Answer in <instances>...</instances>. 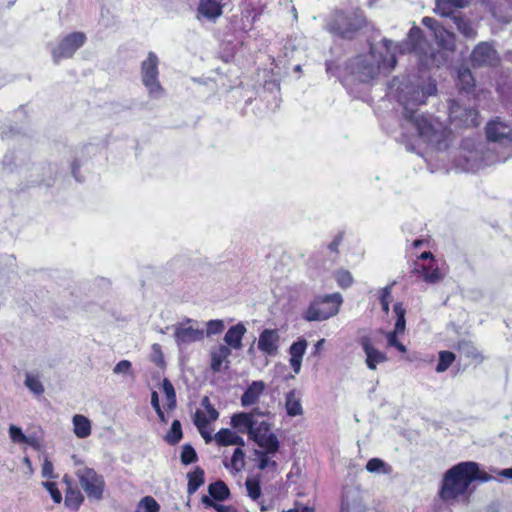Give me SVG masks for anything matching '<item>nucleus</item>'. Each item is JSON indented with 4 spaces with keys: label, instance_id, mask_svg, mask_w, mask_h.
<instances>
[{
    "label": "nucleus",
    "instance_id": "obj_13",
    "mask_svg": "<svg viewBox=\"0 0 512 512\" xmlns=\"http://www.w3.org/2000/svg\"><path fill=\"white\" fill-rule=\"evenodd\" d=\"M451 123L458 127H471L479 125V114L474 108L463 107L457 101H451L449 106Z\"/></svg>",
    "mask_w": 512,
    "mask_h": 512
},
{
    "label": "nucleus",
    "instance_id": "obj_49",
    "mask_svg": "<svg viewBox=\"0 0 512 512\" xmlns=\"http://www.w3.org/2000/svg\"><path fill=\"white\" fill-rule=\"evenodd\" d=\"M206 328V335L209 337L220 334L224 330L225 325L222 320L216 319L208 321L206 323Z\"/></svg>",
    "mask_w": 512,
    "mask_h": 512
},
{
    "label": "nucleus",
    "instance_id": "obj_50",
    "mask_svg": "<svg viewBox=\"0 0 512 512\" xmlns=\"http://www.w3.org/2000/svg\"><path fill=\"white\" fill-rule=\"evenodd\" d=\"M398 335H399V333H396L394 331L388 332L386 334L387 346L394 347L399 352L405 353L407 351L406 346L403 345L401 342H399Z\"/></svg>",
    "mask_w": 512,
    "mask_h": 512
},
{
    "label": "nucleus",
    "instance_id": "obj_51",
    "mask_svg": "<svg viewBox=\"0 0 512 512\" xmlns=\"http://www.w3.org/2000/svg\"><path fill=\"white\" fill-rule=\"evenodd\" d=\"M42 485L49 492V494L51 495V498L53 499V501L55 503H57V504L61 503L62 495H61V492L59 491V489L57 488L56 483L47 481V482H43Z\"/></svg>",
    "mask_w": 512,
    "mask_h": 512
},
{
    "label": "nucleus",
    "instance_id": "obj_47",
    "mask_svg": "<svg viewBox=\"0 0 512 512\" xmlns=\"http://www.w3.org/2000/svg\"><path fill=\"white\" fill-rule=\"evenodd\" d=\"M9 435L13 442L15 443H29L32 442L28 439V437L22 432L21 428L11 425L9 427Z\"/></svg>",
    "mask_w": 512,
    "mask_h": 512
},
{
    "label": "nucleus",
    "instance_id": "obj_34",
    "mask_svg": "<svg viewBox=\"0 0 512 512\" xmlns=\"http://www.w3.org/2000/svg\"><path fill=\"white\" fill-rule=\"evenodd\" d=\"M255 443H257V445L263 448L265 450L264 452L267 453L275 454L279 449L278 438L272 432L260 438Z\"/></svg>",
    "mask_w": 512,
    "mask_h": 512
},
{
    "label": "nucleus",
    "instance_id": "obj_30",
    "mask_svg": "<svg viewBox=\"0 0 512 512\" xmlns=\"http://www.w3.org/2000/svg\"><path fill=\"white\" fill-rule=\"evenodd\" d=\"M457 85L460 90L469 92L475 85L474 77L470 69L466 66H461L457 72Z\"/></svg>",
    "mask_w": 512,
    "mask_h": 512
},
{
    "label": "nucleus",
    "instance_id": "obj_35",
    "mask_svg": "<svg viewBox=\"0 0 512 512\" xmlns=\"http://www.w3.org/2000/svg\"><path fill=\"white\" fill-rule=\"evenodd\" d=\"M208 491L210 497L217 500L223 501L229 497V489L223 481H217L209 485Z\"/></svg>",
    "mask_w": 512,
    "mask_h": 512
},
{
    "label": "nucleus",
    "instance_id": "obj_56",
    "mask_svg": "<svg viewBox=\"0 0 512 512\" xmlns=\"http://www.w3.org/2000/svg\"><path fill=\"white\" fill-rule=\"evenodd\" d=\"M131 362L128 360H121L113 368L115 374H127L130 372Z\"/></svg>",
    "mask_w": 512,
    "mask_h": 512
},
{
    "label": "nucleus",
    "instance_id": "obj_16",
    "mask_svg": "<svg viewBox=\"0 0 512 512\" xmlns=\"http://www.w3.org/2000/svg\"><path fill=\"white\" fill-rule=\"evenodd\" d=\"M257 347L267 356H276L280 347L279 331L277 329H264L259 335Z\"/></svg>",
    "mask_w": 512,
    "mask_h": 512
},
{
    "label": "nucleus",
    "instance_id": "obj_6",
    "mask_svg": "<svg viewBox=\"0 0 512 512\" xmlns=\"http://www.w3.org/2000/svg\"><path fill=\"white\" fill-rule=\"evenodd\" d=\"M366 19L362 12L353 11L348 14L335 11L326 20L325 28L331 34L343 39H351L355 32L362 28Z\"/></svg>",
    "mask_w": 512,
    "mask_h": 512
},
{
    "label": "nucleus",
    "instance_id": "obj_7",
    "mask_svg": "<svg viewBox=\"0 0 512 512\" xmlns=\"http://www.w3.org/2000/svg\"><path fill=\"white\" fill-rule=\"evenodd\" d=\"M343 297L340 293L316 296L302 317L308 322L324 321L338 314Z\"/></svg>",
    "mask_w": 512,
    "mask_h": 512
},
{
    "label": "nucleus",
    "instance_id": "obj_64",
    "mask_svg": "<svg viewBox=\"0 0 512 512\" xmlns=\"http://www.w3.org/2000/svg\"><path fill=\"white\" fill-rule=\"evenodd\" d=\"M198 430L206 443H209L214 439L211 436L210 432L207 430V428H202V429H198Z\"/></svg>",
    "mask_w": 512,
    "mask_h": 512
},
{
    "label": "nucleus",
    "instance_id": "obj_3",
    "mask_svg": "<svg viewBox=\"0 0 512 512\" xmlns=\"http://www.w3.org/2000/svg\"><path fill=\"white\" fill-rule=\"evenodd\" d=\"M493 477L480 470L479 464L472 461L461 462L448 469L439 490L440 498L445 502L467 496L474 481L488 482Z\"/></svg>",
    "mask_w": 512,
    "mask_h": 512
},
{
    "label": "nucleus",
    "instance_id": "obj_18",
    "mask_svg": "<svg viewBox=\"0 0 512 512\" xmlns=\"http://www.w3.org/2000/svg\"><path fill=\"white\" fill-rule=\"evenodd\" d=\"M264 7L256 8L247 6L241 12L239 20L235 21L234 29L247 33L253 29L254 23L259 19Z\"/></svg>",
    "mask_w": 512,
    "mask_h": 512
},
{
    "label": "nucleus",
    "instance_id": "obj_11",
    "mask_svg": "<svg viewBox=\"0 0 512 512\" xmlns=\"http://www.w3.org/2000/svg\"><path fill=\"white\" fill-rule=\"evenodd\" d=\"M412 273L430 285L440 283L446 276V270L437 260H432L425 263L415 261L413 264Z\"/></svg>",
    "mask_w": 512,
    "mask_h": 512
},
{
    "label": "nucleus",
    "instance_id": "obj_43",
    "mask_svg": "<svg viewBox=\"0 0 512 512\" xmlns=\"http://www.w3.org/2000/svg\"><path fill=\"white\" fill-rule=\"evenodd\" d=\"M455 360V355L450 351H441L439 353V361L436 366V371L442 373L446 371Z\"/></svg>",
    "mask_w": 512,
    "mask_h": 512
},
{
    "label": "nucleus",
    "instance_id": "obj_27",
    "mask_svg": "<svg viewBox=\"0 0 512 512\" xmlns=\"http://www.w3.org/2000/svg\"><path fill=\"white\" fill-rule=\"evenodd\" d=\"M470 1L471 0H436L434 11L442 17H448L454 12L451 6L464 8L469 5Z\"/></svg>",
    "mask_w": 512,
    "mask_h": 512
},
{
    "label": "nucleus",
    "instance_id": "obj_57",
    "mask_svg": "<svg viewBox=\"0 0 512 512\" xmlns=\"http://www.w3.org/2000/svg\"><path fill=\"white\" fill-rule=\"evenodd\" d=\"M422 24L429 28L433 33L435 32L436 28L441 26L434 18L431 17H424L422 19Z\"/></svg>",
    "mask_w": 512,
    "mask_h": 512
},
{
    "label": "nucleus",
    "instance_id": "obj_29",
    "mask_svg": "<svg viewBox=\"0 0 512 512\" xmlns=\"http://www.w3.org/2000/svg\"><path fill=\"white\" fill-rule=\"evenodd\" d=\"M435 40L437 41L439 47L452 50L455 45V36L452 32L446 30L442 25L439 28H436L433 33Z\"/></svg>",
    "mask_w": 512,
    "mask_h": 512
},
{
    "label": "nucleus",
    "instance_id": "obj_63",
    "mask_svg": "<svg viewBox=\"0 0 512 512\" xmlns=\"http://www.w3.org/2000/svg\"><path fill=\"white\" fill-rule=\"evenodd\" d=\"M497 475L500 477L512 480V468H506V469L499 470L497 472Z\"/></svg>",
    "mask_w": 512,
    "mask_h": 512
},
{
    "label": "nucleus",
    "instance_id": "obj_28",
    "mask_svg": "<svg viewBox=\"0 0 512 512\" xmlns=\"http://www.w3.org/2000/svg\"><path fill=\"white\" fill-rule=\"evenodd\" d=\"M285 409L290 417L300 416L303 414L301 399L297 396L295 390L289 391L285 396Z\"/></svg>",
    "mask_w": 512,
    "mask_h": 512
},
{
    "label": "nucleus",
    "instance_id": "obj_10",
    "mask_svg": "<svg viewBox=\"0 0 512 512\" xmlns=\"http://www.w3.org/2000/svg\"><path fill=\"white\" fill-rule=\"evenodd\" d=\"M85 41L86 35L83 32H73L64 36L51 50L54 63L71 58L84 45Z\"/></svg>",
    "mask_w": 512,
    "mask_h": 512
},
{
    "label": "nucleus",
    "instance_id": "obj_31",
    "mask_svg": "<svg viewBox=\"0 0 512 512\" xmlns=\"http://www.w3.org/2000/svg\"><path fill=\"white\" fill-rule=\"evenodd\" d=\"M84 501V496L77 487H66L65 505L71 510H78Z\"/></svg>",
    "mask_w": 512,
    "mask_h": 512
},
{
    "label": "nucleus",
    "instance_id": "obj_25",
    "mask_svg": "<svg viewBox=\"0 0 512 512\" xmlns=\"http://www.w3.org/2000/svg\"><path fill=\"white\" fill-rule=\"evenodd\" d=\"M214 440L219 446L245 445L244 439L228 428L220 429L215 434Z\"/></svg>",
    "mask_w": 512,
    "mask_h": 512
},
{
    "label": "nucleus",
    "instance_id": "obj_23",
    "mask_svg": "<svg viewBox=\"0 0 512 512\" xmlns=\"http://www.w3.org/2000/svg\"><path fill=\"white\" fill-rule=\"evenodd\" d=\"M451 21L454 23L457 30L462 34L466 39H475L477 36L476 27L471 22L470 19L464 17L460 12H453L450 16H448Z\"/></svg>",
    "mask_w": 512,
    "mask_h": 512
},
{
    "label": "nucleus",
    "instance_id": "obj_17",
    "mask_svg": "<svg viewBox=\"0 0 512 512\" xmlns=\"http://www.w3.org/2000/svg\"><path fill=\"white\" fill-rule=\"evenodd\" d=\"M223 13L221 0H199L196 18L199 21L215 22Z\"/></svg>",
    "mask_w": 512,
    "mask_h": 512
},
{
    "label": "nucleus",
    "instance_id": "obj_59",
    "mask_svg": "<svg viewBox=\"0 0 512 512\" xmlns=\"http://www.w3.org/2000/svg\"><path fill=\"white\" fill-rule=\"evenodd\" d=\"M432 260H436L433 254L429 251H425L418 256L416 261H420V263H425Z\"/></svg>",
    "mask_w": 512,
    "mask_h": 512
},
{
    "label": "nucleus",
    "instance_id": "obj_2",
    "mask_svg": "<svg viewBox=\"0 0 512 512\" xmlns=\"http://www.w3.org/2000/svg\"><path fill=\"white\" fill-rule=\"evenodd\" d=\"M397 52L401 54L415 53L423 66H438L439 58H443L440 52H435L423 39L422 30L414 26L409 31L407 41L395 44L384 38L379 45L371 46L369 53L359 55L351 60L347 68L356 80L366 83L380 73H390L396 65Z\"/></svg>",
    "mask_w": 512,
    "mask_h": 512
},
{
    "label": "nucleus",
    "instance_id": "obj_8",
    "mask_svg": "<svg viewBox=\"0 0 512 512\" xmlns=\"http://www.w3.org/2000/svg\"><path fill=\"white\" fill-rule=\"evenodd\" d=\"M75 475L88 499L95 501L102 499L105 489V481L102 475L86 466L78 468Z\"/></svg>",
    "mask_w": 512,
    "mask_h": 512
},
{
    "label": "nucleus",
    "instance_id": "obj_21",
    "mask_svg": "<svg viewBox=\"0 0 512 512\" xmlns=\"http://www.w3.org/2000/svg\"><path fill=\"white\" fill-rule=\"evenodd\" d=\"M308 342L304 338H299L289 347V364L295 374H299L302 366L303 356L306 353Z\"/></svg>",
    "mask_w": 512,
    "mask_h": 512
},
{
    "label": "nucleus",
    "instance_id": "obj_32",
    "mask_svg": "<svg viewBox=\"0 0 512 512\" xmlns=\"http://www.w3.org/2000/svg\"><path fill=\"white\" fill-rule=\"evenodd\" d=\"M257 418L258 417L255 418L252 428L248 434L249 439L254 442L270 433V424L265 420L258 421Z\"/></svg>",
    "mask_w": 512,
    "mask_h": 512
},
{
    "label": "nucleus",
    "instance_id": "obj_61",
    "mask_svg": "<svg viewBox=\"0 0 512 512\" xmlns=\"http://www.w3.org/2000/svg\"><path fill=\"white\" fill-rule=\"evenodd\" d=\"M342 241V236H337L335 239L329 244L328 248L331 252H338V247Z\"/></svg>",
    "mask_w": 512,
    "mask_h": 512
},
{
    "label": "nucleus",
    "instance_id": "obj_44",
    "mask_svg": "<svg viewBox=\"0 0 512 512\" xmlns=\"http://www.w3.org/2000/svg\"><path fill=\"white\" fill-rule=\"evenodd\" d=\"M163 392L166 396L169 409H173L176 406V394L173 385L167 379L163 381Z\"/></svg>",
    "mask_w": 512,
    "mask_h": 512
},
{
    "label": "nucleus",
    "instance_id": "obj_12",
    "mask_svg": "<svg viewBox=\"0 0 512 512\" xmlns=\"http://www.w3.org/2000/svg\"><path fill=\"white\" fill-rule=\"evenodd\" d=\"M196 324L195 320L188 318L175 326L174 337L180 348L204 338V330L198 328Z\"/></svg>",
    "mask_w": 512,
    "mask_h": 512
},
{
    "label": "nucleus",
    "instance_id": "obj_55",
    "mask_svg": "<svg viewBox=\"0 0 512 512\" xmlns=\"http://www.w3.org/2000/svg\"><path fill=\"white\" fill-rule=\"evenodd\" d=\"M459 348L468 357H471L475 360L476 359L482 360V357L480 356L479 352L472 345H470L468 343H462V344H460Z\"/></svg>",
    "mask_w": 512,
    "mask_h": 512
},
{
    "label": "nucleus",
    "instance_id": "obj_33",
    "mask_svg": "<svg viewBox=\"0 0 512 512\" xmlns=\"http://www.w3.org/2000/svg\"><path fill=\"white\" fill-rule=\"evenodd\" d=\"M188 494H194L198 488L204 483V471L201 468H196L193 472L188 473Z\"/></svg>",
    "mask_w": 512,
    "mask_h": 512
},
{
    "label": "nucleus",
    "instance_id": "obj_46",
    "mask_svg": "<svg viewBox=\"0 0 512 512\" xmlns=\"http://www.w3.org/2000/svg\"><path fill=\"white\" fill-rule=\"evenodd\" d=\"M255 454L259 459V463H258L259 469L265 470L270 467L275 469L277 467V463L274 460H271L269 458L270 453L257 450V451H255Z\"/></svg>",
    "mask_w": 512,
    "mask_h": 512
},
{
    "label": "nucleus",
    "instance_id": "obj_5",
    "mask_svg": "<svg viewBox=\"0 0 512 512\" xmlns=\"http://www.w3.org/2000/svg\"><path fill=\"white\" fill-rule=\"evenodd\" d=\"M485 144L505 162L512 156V122L500 116L490 119L485 126Z\"/></svg>",
    "mask_w": 512,
    "mask_h": 512
},
{
    "label": "nucleus",
    "instance_id": "obj_38",
    "mask_svg": "<svg viewBox=\"0 0 512 512\" xmlns=\"http://www.w3.org/2000/svg\"><path fill=\"white\" fill-rule=\"evenodd\" d=\"M25 386L36 396L44 393V387L38 376L31 373H26Z\"/></svg>",
    "mask_w": 512,
    "mask_h": 512
},
{
    "label": "nucleus",
    "instance_id": "obj_54",
    "mask_svg": "<svg viewBox=\"0 0 512 512\" xmlns=\"http://www.w3.org/2000/svg\"><path fill=\"white\" fill-rule=\"evenodd\" d=\"M41 473L44 478H48V479L56 478V475L54 474L53 464L48 458L44 459Z\"/></svg>",
    "mask_w": 512,
    "mask_h": 512
},
{
    "label": "nucleus",
    "instance_id": "obj_40",
    "mask_svg": "<svg viewBox=\"0 0 512 512\" xmlns=\"http://www.w3.org/2000/svg\"><path fill=\"white\" fill-rule=\"evenodd\" d=\"M182 438V429L181 423L178 420H174L172 422L170 430L167 432L165 436V440L170 445L177 444Z\"/></svg>",
    "mask_w": 512,
    "mask_h": 512
},
{
    "label": "nucleus",
    "instance_id": "obj_60",
    "mask_svg": "<svg viewBox=\"0 0 512 512\" xmlns=\"http://www.w3.org/2000/svg\"><path fill=\"white\" fill-rule=\"evenodd\" d=\"M205 414L210 421H215L219 417L218 411L213 406H209L208 409L205 410Z\"/></svg>",
    "mask_w": 512,
    "mask_h": 512
},
{
    "label": "nucleus",
    "instance_id": "obj_15",
    "mask_svg": "<svg viewBox=\"0 0 512 512\" xmlns=\"http://www.w3.org/2000/svg\"><path fill=\"white\" fill-rule=\"evenodd\" d=\"M268 414L267 411H264L258 407L252 409L250 412H239L235 413L231 417V426L236 429L240 433L249 434L250 429L252 428V424L256 417H263Z\"/></svg>",
    "mask_w": 512,
    "mask_h": 512
},
{
    "label": "nucleus",
    "instance_id": "obj_20",
    "mask_svg": "<svg viewBox=\"0 0 512 512\" xmlns=\"http://www.w3.org/2000/svg\"><path fill=\"white\" fill-rule=\"evenodd\" d=\"M266 390V384L262 380L252 381L243 392L240 403L244 408L256 405Z\"/></svg>",
    "mask_w": 512,
    "mask_h": 512
},
{
    "label": "nucleus",
    "instance_id": "obj_45",
    "mask_svg": "<svg viewBox=\"0 0 512 512\" xmlns=\"http://www.w3.org/2000/svg\"><path fill=\"white\" fill-rule=\"evenodd\" d=\"M335 280L337 284L342 288H348L353 283V277L347 270H339L335 273Z\"/></svg>",
    "mask_w": 512,
    "mask_h": 512
},
{
    "label": "nucleus",
    "instance_id": "obj_48",
    "mask_svg": "<svg viewBox=\"0 0 512 512\" xmlns=\"http://www.w3.org/2000/svg\"><path fill=\"white\" fill-rule=\"evenodd\" d=\"M197 460L195 449L191 445H184L181 452V462L184 465L191 464Z\"/></svg>",
    "mask_w": 512,
    "mask_h": 512
},
{
    "label": "nucleus",
    "instance_id": "obj_42",
    "mask_svg": "<svg viewBox=\"0 0 512 512\" xmlns=\"http://www.w3.org/2000/svg\"><path fill=\"white\" fill-rule=\"evenodd\" d=\"M248 496L252 500H258L261 496L260 480L257 478H247L245 482Z\"/></svg>",
    "mask_w": 512,
    "mask_h": 512
},
{
    "label": "nucleus",
    "instance_id": "obj_36",
    "mask_svg": "<svg viewBox=\"0 0 512 512\" xmlns=\"http://www.w3.org/2000/svg\"><path fill=\"white\" fill-rule=\"evenodd\" d=\"M366 470L370 473L387 475L392 472V467L380 458H372L367 462Z\"/></svg>",
    "mask_w": 512,
    "mask_h": 512
},
{
    "label": "nucleus",
    "instance_id": "obj_22",
    "mask_svg": "<svg viewBox=\"0 0 512 512\" xmlns=\"http://www.w3.org/2000/svg\"><path fill=\"white\" fill-rule=\"evenodd\" d=\"M231 355V350L226 345L220 344L211 349V369L213 372H221L228 367V358Z\"/></svg>",
    "mask_w": 512,
    "mask_h": 512
},
{
    "label": "nucleus",
    "instance_id": "obj_19",
    "mask_svg": "<svg viewBox=\"0 0 512 512\" xmlns=\"http://www.w3.org/2000/svg\"><path fill=\"white\" fill-rule=\"evenodd\" d=\"M360 344L366 355L365 362L369 369L375 370L378 364L387 361L386 354L375 348L369 337H362Z\"/></svg>",
    "mask_w": 512,
    "mask_h": 512
},
{
    "label": "nucleus",
    "instance_id": "obj_41",
    "mask_svg": "<svg viewBox=\"0 0 512 512\" xmlns=\"http://www.w3.org/2000/svg\"><path fill=\"white\" fill-rule=\"evenodd\" d=\"M160 506L151 496L142 498L134 512H159Z\"/></svg>",
    "mask_w": 512,
    "mask_h": 512
},
{
    "label": "nucleus",
    "instance_id": "obj_39",
    "mask_svg": "<svg viewBox=\"0 0 512 512\" xmlns=\"http://www.w3.org/2000/svg\"><path fill=\"white\" fill-rule=\"evenodd\" d=\"M394 312L396 314V323L394 327V332L403 334L406 327L405 321V309L401 303H396L394 305Z\"/></svg>",
    "mask_w": 512,
    "mask_h": 512
},
{
    "label": "nucleus",
    "instance_id": "obj_9",
    "mask_svg": "<svg viewBox=\"0 0 512 512\" xmlns=\"http://www.w3.org/2000/svg\"><path fill=\"white\" fill-rule=\"evenodd\" d=\"M159 59L154 52H149L147 58L141 64V79L152 98H158L163 94V88L158 76Z\"/></svg>",
    "mask_w": 512,
    "mask_h": 512
},
{
    "label": "nucleus",
    "instance_id": "obj_24",
    "mask_svg": "<svg viewBox=\"0 0 512 512\" xmlns=\"http://www.w3.org/2000/svg\"><path fill=\"white\" fill-rule=\"evenodd\" d=\"M246 327L242 323L231 326L224 336L226 346L238 350L242 347V339L246 333Z\"/></svg>",
    "mask_w": 512,
    "mask_h": 512
},
{
    "label": "nucleus",
    "instance_id": "obj_1",
    "mask_svg": "<svg viewBox=\"0 0 512 512\" xmlns=\"http://www.w3.org/2000/svg\"><path fill=\"white\" fill-rule=\"evenodd\" d=\"M436 92L437 86L429 78H408L397 87L398 102L403 107L401 141L408 151L416 152L426 162H441L446 167L444 162L450 154V130L432 115L416 109Z\"/></svg>",
    "mask_w": 512,
    "mask_h": 512
},
{
    "label": "nucleus",
    "instance_id": "obj_37",
    "mask_svg": "<svg viewBox=\"0 0 512 512\" xmlns=\"http://www.w3.org/2000/svg\"><path fill=\"white\" fill-rule=\"evenodd\" d=\"M242 446H239L234 450V453L232 455V458L230 460V463L224 462V465L226 468L231 469L235 472H239L241 469H243L245 462H244V452L241 449Z\"/></svg>",
    "mask_w": 512,
    "mask_h": 512
},
{
    "label": "nucleus",
    "instance_id": "obj_62",
    "mask_svg": "<svg viewBox=\"0 0 512 512\" xmlns=\"http://www.w3.org/2000/svg\"><path fill=\"white\" fill-rule=\"evenodd\" d=\"M151 405L154 408V410H159V407H160L159 397H158V393L156 391H153L151 394Z\"/></svg>",
    "mask_w": 512,
    "mask_h": 512
},
{
    "label": "nucleus",
    "instance_id": "obj_52",
    "mask_svg": "<svg viewBox=\"0 0 512 512\" xmlns=\"http://www.w3.org/2000/svg\"><path fill=\"white\" fill-rule=\"evenodd\" d=\"M202 502L206 506L213 507L218 512H237V510L233 506L214 503L209 496H203Z\"/></svg>",
    "mask_w": 512,
    "mask_h": 512
},
{
    "label": "nucleus",
    "instance_id": "obj_58",
    "mask_svg": "<svg viewBox=\"0 0 512 512\" xmlns=\"http://www.w3.org/2000/svg\"><path fill=\"white\" fill-rule=\"evenodd\" d=\"M391 286L384 287L380 292V303L390 302Z\"/></svg>",
    "mask_w": 512,
    "mask_h": 512
},
{
    "label": "nucleus",
    "instance_id": "obj_4",
    "mask_svg": "<svg viewBox=\"0 0 512 512\" xmlns=\"http://www.w3.org/2000/svg\"><path fill=\"white\" fill-rule=\"evenodd\" d=\"M497 162L501 161L485 142L466 138L454 156L452 167L465 172H477Z\"/></svg>",
    "mask_w": 512,
    "mask_h": 512
},
{
    "label": "nucleus",
    "instance_id": "obj_53",
    "mask_svg": "<svg viewBox=\"0 0 512 512\" xmlns=\"http://www.w3.org/2000/svg\"><path fill=\"white\" fill-rule=\"evenodd\" d=\"M210 419L206 416L205 412L197 410L194 415V423L198 429L207 428Z\"/></svg>",
    "mask_w": 512,
    "mask_h": 512
},
{
    "label": "nucleus",
    "instance_id": "obj_14",
    "mask_svg": "<svg viewBox=\"0 0 512 512\" xmlns=\"http://www.w3.org/2000/svg\"><path fill=\"white\" fill-rule=\"evenodd\" d=\"M498 54L491 44L479 43L471 53V62L474 67L493 66L498 62Z\"/></svg>",
    "mask_w": 512,
    "mask_h": 512
},
{
    "label": "nucleus",
    "instance_id": "obj_26",
    "mask_svg": "<svg viewBox=\"0 0 512 512\" xmlns=\"http://www.w3.org/2000/svg\"><path fill=\"white\" fill-rule=\"evenodd\" d=\"M73 432L79 439H85L91 435V421L84 415L76 414L72 418Z\"/></svg>",
    "mask_w": 512,
    "mask_h": 512
}]
</instances>
